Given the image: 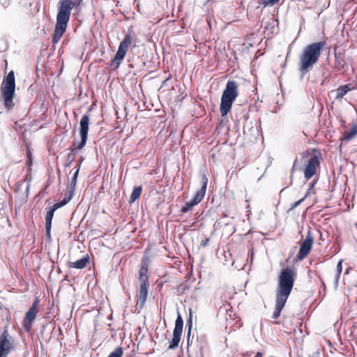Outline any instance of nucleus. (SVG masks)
<instances>
[{
    "instance_id": "22",
    "label": "nucleus",
    "mask_w": 357,
    "mask_h": 357,
    "mask_svg": "<svg viewBox=\"0 0 357 357\" xmlns=\"http://www.w3.org/2000/svg\"><path fill=\"white\" fill-rule=\"evenodd\" d=\"M148 272V264L145 261H142L140 268L139 270V278L138 279H149L147 275Z\"/></svg>"
},
{
    "instance_id": "27",
    "label": "nucleus",
    "mask_w": 357,
    "mask_h": 357,
    "mask_svg": "<svg viewBox=\"0 0 357 357\" xmlns=\"http://www.w3.org/2000/svg\"><path fill=\"white\" fill-rule=\"evenodd\" d=\"M195 206V205L191 201L187 202H185V205L181 208V212L183 213H185L188 212L190 210H191L192 208Z\"/></svg>"
},
{
    "instance_id": "20",
    "label": "nucleus",
    "mask_w": 357,
    "mask_h": 357,
    "mask_svg": "<svg viewBox=\"0 0 357 357\" xmlns=\"http://www.w3.org/2000/svg\"><path fill=\"white\" fill-rule=\"evenodd\" d=\"M75 189L70 188V187L67 186L63 199L58 202V204H60L61 207L67 204L73 199L75 195Z\"/></svg>"
},
{
    "instance_id": "3",
    "label": "nucleus",
    "mask_w": 357,
    "mask_h": 357,
    "mask_svg": "<svg viewBox=\"0 0 357 357\" xmlns=\"http://www.w3.org/2000/svg\"><path fill=\"white\" fill-rule=\"evenodd\" d=\"M296 273L293 268H282L278 277L276 297L288 299L295 282Z\"/></svg>"
},
{
    "instance_id": "13",
    "label": "nucleus",
    "mask_w": 357,
    "mask_h": 357,
    "mask_svg": "<svg viewBox=\"0 0 357 357\" xmlns=\"http://www.w3.org/2000/svg\"><path fill=\"white\" fill-rule=\"evenodd\" d=\"M61 207V206L60 204L56 203L52 206L50 207L47 211V215L45 218V230L46 236L48 239L51 238L52 221L54 212Z\"/></svg>"
},
{
    "instance_id": "26",
    "label": "nucleus",
    "mask_w": 357,
    "mask_h": 357,
    "mask_svg": "<svg viewBox=\"0 0 357 357\" xmlns=\"http://www.w3.org/2000/svg\"><path fill=\"white\" fill-rule=\"evenodd\" d=\"M123 354L122 347H118L107 357H121Z\"/></svg>"
},
{
    "instance_id": "6",
    "label": "nucleus",
    "mask_w": 357,
    "mask_h": 357,
    "mask_svg": "<svg viewBox=\"0 0 357 357\" xmlns=\"http://www.w3.org/2000/svg\"><path fill=\"white\" fill-rule=\"evenodd\" d=\"M132 37L131 34L127 33L122 41L120 43L118 50L112 59V66L114 68H118L122 63L129 46L131 45Z\"/></svg>"
},
{
    "instance_id": "28",
    "label": "nucleus",
    "mask_w": 357,
    "mask_h": 357,
    "mask_svg": "<svg viewBox=\"0 0 357 357\" xmlns=\"http://www.w3.org/2000/svg\"><path fill=\"white\" fill-rule=\"evenodd\" d=\"M307 197V193L305 194V195L304 196V197H303L302 199H301L300 200L296 202L291 209H294L295 208L298 207L303 201L304 199Z\"/></svg>"
},
{
    "instance_id": "38",
    "label": "nucleus",
    "mask_w": 357,
    "mask_h": 357,
    "mask_svg": "<svg viewBox=\"0 0 357 357\" xmlns=\"http://www.w3.org/2000/svg\"><path fill=\"white\" fill-rule=\"evenodd\" d=\"M209 1H215V0H208Z\"/></svg>"
},
{
    "instance_id": "31",
    "label": "nucleus",
    "mask_w": 357,
    "mask_h": 357,
    "mask_svg": "<svg viewBox=\"0 0 357 357\" xmlns=\"http://www.w3.org/2000/svg\"><path fill=\"white\" fill-rule=\"evenodd\" d=\"M191 328H192V321L191 318H190L189 324H188V342H189V338L191 332Z\"/></svg>"
},
{
    "instance_id": "16",
    "label": "nucleus",
    "mask_w": 357,
    "mask_h": 357,
    "mask_svg": "<svg viewBox=\"0 0 357 357\" xmlns=\"http://www.w3.org/2000/svg\"><path fill=\"white\" fill-rule=\"evenodd\" d=\"M335 68L338 70L346 72L348 68L345 61L344 56L341 53H337L335 52Z\"/></svg>"
},
{
    "instance_id": "34",
    "label": "nucleus",
    "mask_w": 357,
    "mask_h": 357,
    "mask_svg": "<svg viewBox=\"0 0 357 357\" xmlns=\"http://www.w3.org/2000/svg\"><path fill=\"white\" fill-rule=\"evenodd\" d=\"M262 354L261 352H257L255 355V357H261Z\"/></svg>"
},
{
    "instance_id": "1",
    "label": "nucleus",
    "mask_w": 357,
    "mask_h": 357,
    "mask_svg": "<svg viewBox=\"0 0 357 357\" xmlns=\"http://www.w3.org/2000/svg\"><path fill=\"white\" fill-rule=\"evenodd\" d=\"M59 3L56 25L52 38L54 44L58 43L66 32L71 10L75 6V1L72 0H60Z\"/></svg>"
},
{
    "instance_id": "4",
    "label": "nucleus",
    "mask_w": 357,
    "mask_h": 357,
    "mask_svg": "<svg viewBox=\"0 0 357 357\" xmlns=\"http://www.w3.org/2000/svg\"><path fill=\"white\" fill-rule=\"evenodd\" d=\"M238 94L237 83L234 80H229L221 97L220 111L222 116H226L230 111Z\"/></svg>"
},
{
    "instance_id": "5",
    "label": "nucleus",
    "mask_w": 357,
    "mask_h": 357,
    "mask_svg": "<svg viewBox=\"0 0 357 357\" xmlns=\"http://www.w3.org/2000/svg\"><path fill=\"white\" fill-rule=\"evenodd\" d=\"M1 91L5 107L8 109H12L14 106L13 100L15 92V74L13 70L10 71L4 77L1 84Z\"/></svg>"
},
{
    "instance_id": "17",
    "label": "nucleus",
    "mask_w": 357,
    "mask_h": 357,
    "mask_svg": "<svg viewBox=\"0 0 357 357\" xmlns=\"http://www.w3.org/2000/svg\"><path fill=\"white\" fill-rule=\"evenodd\" d=\"M357 135V124L352 123L351 125V129L346 130L344 133L343 137L341 139V146L352 139Z\"/></svg>"
},
{
    "instance_id": "37",
    "label": "nucleus",
    "mask_w": 357,
    "mask_h": 357,
    "mask_svg": "<svg viewBox=\"0 0 357 357\" xmlns=\"http://www.w3.org/2000/svg\"><path fill=\"white\" fill-rule=\"evenodd\" d=\"M207 241H208V240H206V241L204 242V245H205L206 244Z\"/></svg>"
},
{
    "instance_id": "19",
    "label": "nucleus",
    "mask_w": 357,
    "mask_h": 357,
    "mask_svg": "<svg viewBox=\"0 0 357 357\" xmlns=\"http://www.w3.org/2000/svg\"><path fill=\"white\" fill-rule=\"evenodd\" d=\"M90 261V258L88 255L83 256L81 259L77 260L75 262H70L69 267L74 268L77 269H82L84 268L87 264Z\"/></svg>"
},
{
    "instance_id": "21",
    "label": "nucleus",
    "mask_w": 357,
    "mask_h": 357,
    "mask_svg": "<svg viewBox=\"0 0 357 357\" xmlns=\"http://www.w3.org/2000/svg\"><path fill=\"white\" fill-rule=\"evenodd\" d=\"M142 192V186H137L135 187L132 190V192L131 193V195L129 199V203L132 204L134 203L141 195Z\"/></svg>"
},
{
    "instance_id": "9",
    "label": "nucleus",
    "mask_w": 357,
    "mask_h": 357,
    "mask_svg": "<svg viewBox=\"0 0 357 357\" xmlns=\"http://www.w3.org/2000/svg\"><path fill=\"white\" fill-rule=\"evenodd\" d=\"M183 320L179 313H178L176 321L175 327L173 331V335L170 344L168 347V349L173 350L178 347L181 341V335L183 332Z\"/></svg>"
},
{
    "instance_id": "12",
    "label": "nucleus",
    "mask_w": 357,
    "mask_h": 357,
    "mask_svg": "<svg viewBox=\"0 0 357 357\" xmlns=\"http://www.w3.org/2000/svg\"><path fill=\"white\" fill-rule=\"evenodd\" d=\"M320 164L319 156L314 154L309 160L305 169L304 176L306 180L310 179L316 173L317 167Z\"/></svg>"
},
{
    "instance_id": "23",
    "label": "nucleus",
    "mask_w": 357,
    "mask_h": 357,
    "mask_svg": "<svg viewBox=\"0 0 357 357\" xmlns=\"http://www.w3.org/2000/svg\"><path fill=\"white\" fill-rule=\"evenodd\" d=\"M342 261H343L342 259L340 260L337 264L336 275L335 276V280H334L335 288H337L338 286L339 280H340V275H341V273L342 271Z\"/></svg>"
},
{
    "instance_id": "11",
    "label": "nucleus",
    "mask_w": 357,
    "mask_h": 357,
    "mask_svg": "<svg viewBox=\"0 0 357 357\" xmlns=\"http://www.w3.org/2000/svg\"><path fill=\"white\" fill-rule=\"evenodd\" d=\"M139 289L137 292V301L136 304V308L142 310L144 306L147 296H148V288L149 287V279H139Z\"/></svg>"
},
{
    "instance_id": "8",
    "label": "nucleus",
    "mask_w": 357,
    "mask_h": 357,
    "mask_svg": "<svg viewBox=\"0 0 357 357\" xmlns=\"http://www.w3.org/2000/svg\"><path fill=\"white\" fill-rule=\"evenodd\" d=\"M38 305L39 299L36 298L25 314L22 325L24 329L26 332H29L31 330L33 323L36 319V315L38 312Z\"/></svg>"
},
{
    "instance_id": "36",
    "label": "nucleus",
    "mask_w": 357,
    "mask_h": 357,
    "mask_svg": "<svg viewBox=\"0 0 357 357\" xmlns=\"http://www.w3.org/2000/svg\"><path fill=\"white\" fill-rule=\"evenodd\" d=\"M295 163H296V162H294V167H292V172H293V171H294V165H295Z\"/></svg>"
},
{
    "instance_id": "10",
    "label": "nucleus",
    "mask_w": 357,
    "mask_h": 357,
    "mask_svg": "<svg viewBox=\"0 0 357 357\" xmlns=\"http://www.w3.org/2000/svg\"><path fill=\"white\" fill-rule=\"evenodd\" d=\"M313 242L314 236L310 229H308L305 238L301 241L300 243V248L296 256L298 260L301 261L307 256L312 249Z\"/></svg>"
},
{
    "instance_id": "14",
    "label": "nucleus",
    "mask_w": 357,
    "mask_h": 357,
    "mask_svg": "<svg viewBox=\"0 0 357 357\" xmlns=\"http://www.w3.org/2000/svg\"><path fill=\"white\" fill-rule=\"evenodd\" d=\"M11 347L9 335L7 331H4L0 335V357H6L10 352Z\"/></svg>"
},
{
    "instance_id": "35",
    "label": "nucleus",
    "mask_w": 357,
    "mask_h": 357,
    "mask_svg": "<svg viewBox=\"0 0 357 357\" xmlns=\"http://www.w3.org/2000/svg\"><path fill=\"white\" fill-rule=\"evenodd\" d=\"M81 1H82V0H79L78 1L75 2V6H78L80 4Z\"/></svg>"
},
{
    "instance_id": "32",
    "label": "nucleus",
    "mask_w": 357,
    "mask_h": 357,
    "mask_svg": "<svg viewBox=\"0 0 357 357\" xmlns=\"http://www.w3.org/2000/svg\"><path fill=\"white\" fill-rule=\"evenodd\" d=\"M316 183V181H312L310 183L309 185V188L307 189V191L306 193H307V195L310 193V191L312 189V188L314 187V185H315Z\"/></svg>"
},
{
    "instance_id": "30",
    "label": "nucleus",
    "mask_w": 357,
    "mask_h": 357,
    "mask_svg": "<svg viewBox=\"0 0 357 357\" xmlns=\"http://www.w3.org/2000/svg\"><path fill=\"white\" fill-rule=\"evenodd\" d=\"M0 3L3 7H8L10 3V0H0Z\"/></svg>"
},
{
    "instance_id": "24",
    "label": "nucleus",
    "mask_w": 357,
    "mask_h": 357,
    "mask_svg": "<svg viewBox=\"0 0 357 357\" xmlns=\"http://www.w3.org/2000/svg\"><path fill=\"white\" fill-rule=\"evenodd\" d=\"M350 90L351 88L349 87V84L340 86L337 89L336 98H341L344 97Z\"/></svg>"
},
{
    "instance_id": "2",
    "label": "nucleus",
    "mask_w": 357,
    "mask_h": 357,
    "mask_svg": "<svg viewBox=\"0 0 357 357\" xmlns=\"http://www.w3.org/2000/svg\"><path fill=\"white\" fill-rule=\"evenodd\" d=\"M325 45V41H320L311 43L303 49L299 60V71L302 77L306 75L318 61Z\"/></svg>"
},
{
    "instance_id": "7",
    "label": "nucleus",
    "mask_w": 357,
    "mask_h": 357,
    "mask_svg": "<svg viewBox=\"0 0 357 357\" xmlns=\"http://www.w3.org/2000/svg\"><path fill=\"white\" fill-rule=\"evenodd\" d=\"M89 125V116L88 114H84L81 118L79 122V135L81 141L77 146L71 149V154L75 155L79 150L82 149L85 146L88 139Z\"/></svg>"
},
{
    "instance_id": "29",
    "label": "nucleus",
    "mask_w": 357,
    "mask_h": 357,
    "mask_svg": "<svg viewBox=\"0 0 357 357\" xmlns=\"http://www.w3.org/2000/svg\"><path fill=\"white\" fill-rule=\"evenodd\" d=\"M263 1V3L267 6V5H270V6H273L274 4H275L276 3H278L280 0H262Z\"/></svg>"
},
{
    "instance_id": "25",
    "label": "nucleus",
    "mask_w": 357,
    "mask_h": 357,
    "mask_svg": "<svg viewBox=\"0 0 357 357\" xmlns=\"http://www.w3.org/2000/svg\"><path fill=\"white\" fill-rule=\"evenodd\" d=\"M79 168H80V165H79L77 167V169H76V170H75V173H74V174H73V177L71 178L70 183L68 185V187H70V188L75 189V186H76V183H77V176H78V174H79Z\"/></svg>"
},
{
    "instance_id": "33",
    "label": "nucleus",
    "mask_w": 357,
    "mask_h": 357,
    "mask_svg": "<svg viewBox=\"0 0 357 357\" xmlns=\"http://www.w3.org/2000/svg\"><path fill=\"white\" fill-rule=\"evenodd\" d=\"M351 270H352V268L351 266H349L346 268L344 273L348 275Z\"/></svg>"
},
{
    "instance_id": "15",
    "label": "nucleus",
    "mask_w": 357,
    "mask_h": 357,
    "mask_svg": "<svg viewBox=\"0 0 357 357\" xmlns=\"http://www.w3.org/2000/svg\"><path fill=\"white\" fill-rule=\"evenodd\" d=\"M208 184V178L203 175L202 178V187L196 192L190 200L195 206L197 205L204 197Z\"/></svg>"
},
{
    "instance_id": "18",
    "label": "nucleus",
    "mask_w": 357,
    "mask_h": 357,
    "mask_svg": "<svg viewBox=\"0 0 357 357\" xmlns=\"http://www.w3.org/2000/svg\"><path fill=\"white\" fill-rule=\"evenodd\" d=\"M287 299L282 298L280 297H275V308L273 314V319H278L283 310Z\"/></svg>"
}]
</instances>
